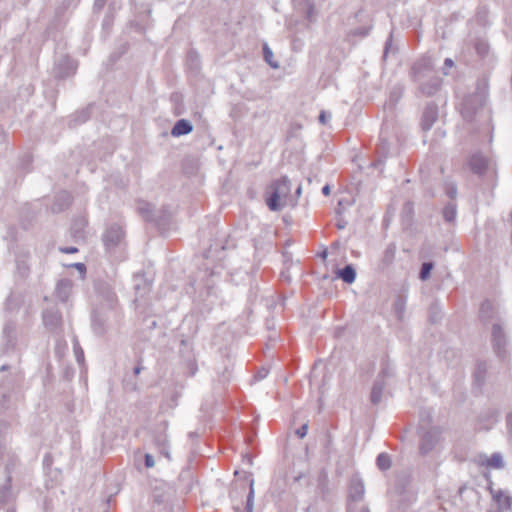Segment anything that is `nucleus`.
I'll return each mask as SVG.
<instances>
[{"label": "nucleus", "mask_w": 512, "mask_h": 512, "mask_svg": "<svg viewBox=\"0 0 512 512\" xmlns=\"http://www.w3.org/2000/svg\"><path fill=\"white\" fill-rule=\"evenodd\" d=\"M292 183L287 176L272 179L264 188L263 201L269 211L280 212L285 207H296L297 198L291 193Z\"/></svg>", "instance_id": "obj_1"}, {"label": "nucleus", "mask_w": 512, "mask_h": 512, "mask_svg": "<svg viewBox=\"0 0 512 512\" xmlns=\"http://www.w3.org/2000/svg\"><path fill=\"white\" fill-rule=\"evenodd\" d=\"M411 78L418 84L422 95L433 96L441 86V79L435 74L430 58H422L411 67Z\"/></svg>", "instance_id": "obj_2"}, {"label": "nucleus", "mask_w": 512, "mask_h": 512, "mask_svg": "<svg viewBox=\"0 0 512 512\" xmlns=\"http://www.w3.org/2000/svg\"><path fill=\"white\" fill-rule=\"evenodd\" d=\"M469 167L471 171L479 176H483L488 172L495 173V162L492 158L484 156L477 152L471 155L469 159Z\"/></svg>", "instance_id": "obj_3"}, {"label": "nucleus", "mask_w": 512, "mask_h": 512, "mask_svg": "<svg viewBox=\"0 0 512 512\" xmlns=\"http://www.w3.org/2000/svg\"><path fill=\"white\" fill-rule=\"evenodd\" d=\"M491 336L494 351L500 358H505L508 354V339L498 320L492 324Z\"/></svg>", "instance_id": "obj_4"}, {"label": "nucleus", "mask_w": 512, "mask_h": 512, "mask_svg": "<svg viewBox=\"0 0 512 512\" xmlns=\"http://www.w3.org/2000/svg\"><path fill=\"white\" fill-rule=\"evenodd\" d=\"M441 433L439 427H432L422 434L419 445L421 454H428L437 446L441 439Z\"/></svg>", "instance_id": "obj_5"}, {"label": "nucleus", "mask_w": 512, "mask_h": 512, "mask_svg": "<svg viewBox=\"0 0 512 512\" xmlns=\"http://www.w3.org/2000/svg\"><path fill=\"white\" fill-rule=\"evenodd\" d=\"M125 232L119 224L110 225L104 235L103 242L107 250H113L124 240Z\"/></svg>", "instance_id": "obj_6"}, {"label": "nucleus", "mask_w": 512, "mask_h": 512, "mask_svg": "<svg viewBox=\"0 0 512 512\" xmlns=\"http://www.w3.org/2000/svg\"><path fill=\"white\" fill-rule=\"evenodd\" d=\"M54 70L56 78L65 79L75 74L77 70V62L68 56H63L57 62Z\"/></svg>", "instance_id": "obj_7"}, {"label": "nucleus", "mask_w": 512, "mask_h": 512, "mask_svg": "<svg viewBox=\"0 0 512 512\" xmlns=\"http://www.w3.org/2000/svg\"><path fill=\"white\" fill-rule=\"evenodd\" d=\"M43 323L51 333L60 334L62 332V317L57 311L46 309L43 312Z\"/></svg>", "instance_id": "obj_8"}, {"label": "nucleus", "mask_w": 512, "mask_h": 512, "mask_svg": "<svg viewBox=\"0 0 512 512\" xmlns=\"http://www.w3.org/2000/svg\"><path fill=\"white\" fill-rule=\"evenodd\" d=\"M438 119V106L434 102L428 103L422 113L421 128L423 131H429Z\"/></svg>", "instance_id": "obj_9"}, {"label": "nucleus", "mask_w": 512, "mask_h": 512, "mask_svg": "<svg viewBox=\"0 0 512 512\" xmlns=\"http://www.w3.org/2000/svg\"><path fill=\"white\" fill-rule=\"evenodd\" d=\"M296 10L304 15L309 23H313L317 18L314 0H295Z\"/></svg>", "instance_id": "obj_10"}, {"label": "nucleus", "mask_w": 512, "mask_h": 512, "mask_svg": "<svg viewBox=\"0 0 512 512\" xmlns=\"http://www.w3.org/2000/svg\"><path fill=\"white\" fill-rule=\"evenodd\" d=\"M153 442L159 452L164 455L167 459H170L169 453V441L166 434V425L159 427V430L155 432L153 436Z\"/></svg>", "instance_id": "obj_11"}, {"label": "nucleus", "mask_w": 512, "mask_h": 512, "mask_svg": "<svg viewBox=\"0 0 512 512\" xmlns=\"http://www.w3.org/2000/svg\"><path fill=\"white\" fill-rule=\"evenodd\" d=\"M133 288H147L154 282V272L151 269L143 270L134 274Z\"/></svg>", "instance_id": "obj_12"}, {"label": "nucleus", "mask_w": 512, "mask_h": 512, "mask_svg": "<svg viewBox=\"0 0 512 512\" xmlns=\"http://www.w3.org/2000/svg\"><path fill=\"white\" fill-rule=\"evenodd\" d=\"M497 422V414L493 410L481 413L477 418L476 428L478 430H490Z\"/></svg>", "instance_id": "obj_13"}, {"label": "nucleus", "mask_w": 512, "mask_h": 512, "mask_svg": "<svg viewBox=\"0 0 512 512\" xmlns=\"http://www.w3.org/2000/svg\"><path fill=\"white\" fill-rule=\"evenodd\" d=\"M478 464L493 469H502L504 467V460L500 453L495 452L490 457L480 455L478 457Z\"/></svg>", "instance_id": "obj_14"}, {"label": "nucleus", "mask_w": 512, "mask_h": 512, "mask_svg": "<svg viewBox=\"0 0 512 512\" xmlns=\"http://www.w3.org/2000/svg\"><path fill=\"white\" fill-rule=\"evenodd\" d=\"M364 484L361 479L354 477L350 481L349 499L352 501H361L364 496Z\"/></svg>", "instance_id": "obj_15"}, {"label": "nucleus", "mask_w": 512, "mask_h": 512, "mask_svg": "<svg viewBox=\"0 0 512 512\" xmlns=\"http://www.w3.org/2000/svg\"><path fill=\"white\" fill-rule=\"evenodd\" d=\"M478 98V96H470L463 100L461 114L465 120L472 121L474 114L476 113L474 103L477 102Z\"/></svg>", "instance_id": "obj_16"}, {"label": "nucleus", "mask_w": 512, "mask_h": 512, "mask_svg": "<svg viewBox=\"0 0 512 512\" xmlns=\"http://www.w3.org/2000/svg\"><path fill=\"white\" fill-rule=\"evenodd\" d=\"M137 212L139 215L148 222H155V216H154V206L147 202L140 200L137 202Z\"/></svg>", "instance_id": "obj_17"}, {"label": "nucleus", "mask_w": 512, "mask_h": 512, "mask_svg": "<svg viewBox=\"0 0 512 512\" xmlns=\"http://www.w3.org/2000/svg\"><path fill=\"white\" fill-rule=\"evenodd\" d=\"M493 499L496 501L499 510H510L512 505V497L502 490L493 491L491 489Z\"/></svg>", "instance_id": "obj_18"}, {"label": "nucleus", "mask_w": 512, "mask_h": 512, "mask_svg": "<svg viewBox=\"0 0 512 512\" xmlns=\"http://www.w3.org/2000/svg\"><path fill=\"white\" fill-rule=\"evenodd\" d=\"M193 130L192 124L186 119L178 120L171 130V135L174 137H179L182 135H187Z\"/></svg>", "instance_id": "obj_19"}, {"label": "nucleus", "mask_w": 512, "mask_h": 512, "mask_svg": "<svg viewBox=\"0 0 512 512\" xmlns=\"http://www.w3.org/2000/svg\"><path fill=\"white\" fill-rule=\"evenodd\" d=\"M385 388V382L383 379H377L372 387L370 400L373 404H378L382 399L383 390Z\"/></svg>", "instance_id": "obj_20"}, {"label": "nucleus", "mask_w": 512, "mask_h": 512, "mask_svg": "<svg viewBox=\"0 0 512 512\" xmlns=\"http://www.w3.org/2000/svg\"><path fill=\"white\" fill-rule=\"evenodd\" d=\"M356 277V271L352 265H346L342 269H338L337 278L342 279L346 284L354 282Z\"/></svg>", "instance_id": "obj_21"}, {"label": "nucleus", "mask_w": 512, "mask_h": 512, "mask_svg": "<svg viewBox=\"0 0 512 512\" xmlns=\"http://www.w3.org/2000/svg\"><path fill=\"white\" fill-rule=\"evenodd\" d=\"M494 314H495L494 304L491 301H489V300L484 301L481 304V307H480V317H481V319L483 321H487L489 319H493Z\"/></svg>", "instance_id": "obj_22"}, {"label": "nucleus", "mask_w": 512, "mask_h": 512, "mask_svg": "<svg viewBox=\"0 0 512 512\" xmlns=\"http://www.w3.org/2000/svg\"><path fill=\"white\" fill-rule=\"evenodd\" d=\"M263 59L273 69L279 68V62L274 59V54L268 47L267 43L262 46Z\"/></svg>", "instance_id": "obj_23"}, {"label": "nucleus", "mask_w": 512, "mask_h": 512, "mask_svg": "<svg viewBox=\"0 0 512 512\" xmlns=\"http://www.w3.org/2000/svg\"><path fill=\"white\" fill-rule=\"evenodd\" d=\"M456 213V204L453 202L447 203L442 210L443 218L448 223H453L455 221Z\"/></svg>", "instance_id": "obj_24"}, {"label": "nucleus", "mask_w": 512, "mask_h": 512, "mask_svg": "<svg viewBox=\"0 0 512 512\" xmlns=\"http://www.w3.org/2000/svg\"><path fill=\"white\" fill-rule=\"evenodd\" d=\"M395 254H396V245L394 243H390L385 248V250L383 252L382 263L385 266L390 265L395 258Z\"/></svg>", "instance_id": "obj_25"}, {"label": "nucleus", "mask_w": 512, "mask_h": 512, "mask_svg": "<svg viewBox=\"0 0 512 512\" xmlns=\"http://www.w3.org/2000/svg\"><path fill=\"white\" fill-rule=\"evenodd\" d=\"M86 224H87V221L85 218L75 219L72 224V227H71L73 236L74 237H82V232H83V229L86 226Z\"/></svg>", "instance_id": "obj_26"}, {"label": "nucleus", "mask_w": 512, "mask_h": 512, "mask_svg": "<svg viewBox=\"0 0 512 512\" xmlns=\"http://www.w3.org/2000/svg\"><path fill=\"white\" fill-rule=\"evenodd\" d=\"M474 48L480 57H485L489 52V45L486 41L477 39L474 43Z\"/></svg>", "instance_id": "obj_27"}, {"label": "nucleus", "mask_w": 512, "mask_h": 512, "mask_svg": "<svg viewBox=\"0 0 512 512\" xmlns=\"http://www.w3.org/2000/svg\"><path fill=\"white\" fill-rule=\"evenodd\" d=\"M376 461L380 470H387L391 467V459L386 453L379 454Z\"/></svg>", "instance_id": "obj_28"}, {"label": "nucleus", "mask_w": 512, "mask_h": 512, "mask_svg": "<svg viewBox=\"0 0 512 512\" xmlns=\"http://www.w3.org/2000/svg\"><path fill=\"white\" fill-rule=\"evenodd\" d=\"M434 267V264L432 262H424L422 265H421V269H420V273H419V278L421 280H426L430 277V274H431V271Z\"/></svg>", "instance_id": "obj_29"}, {"label": "nucleus", "mask_w": 512, "mask_h": 512, "mask_svg": "<svg viewBox=\"0 0 512 512\" xmlns=\"http://www.w3.org/2000/svg\"><path fill=\"white\" fill-rule=\"evenodd\" d=\"M486 364L484 362L478 363L474 372V377L478 383H481L484 380L486 373Z\"/></svg>", "instance_id": "obj_30"}, {"label": "nucleus", "mask_w": 512, "mask_h": 512, "mask_svg": "<svg viewBox=\"0 0 512 512\" xmlns=\"http://www.w3.org/2000/svg\"><path fill=\"white\" fill-rule=\"evenodd\" d=\"M250 490L247 496V502H246V512H253V499H254V489H253V479H250Z\"/></svg>", "instance_id": "obj_31"}, {"label": "nucleus", "mask_w": 512, "mask_h": 512, "mask_svg": "<svg viewBox=\"0 0 512 512\" xmlns=\"http://www.w3.org/2000/svg\"><path fill=\"white\" fill-rule=\"evenodd\" d=\"M69 296H70L69 290H65V289L55 290L52 294V298L54 300H59L61 302H66L68 300Z\"/></svg>", "instance_id": "obj_32"}, {"label": "nucleus", "mask_w": 512, "mask_h": 512, "mask_svg": "<svg viewBox=\"0 0 512 512\" xmlns=\"http://www.w3.org/2000/svg\"><path fill=\"white\" fill-rule=\"evenodd\" d=\"M370 27H358L354 30H352L349 35L350 36H359V37H366L370 32Z\"/></svg>", "instance_id": "obj_33"}, {"label": "nucleus", "mask_w": 512, "mask_h": 512, "mask_svg": "<svg viewBox=\"0 0 512 512\" xmlns=\"http://www.w3.org/2000/svg\"><path fill=\"white\" fill-rule=\"evenodd\" d=\"M74 352L78 363L82 364L84 362V352L77 340L74 341Z\"/></svg>", "instance_id": "obj_34"}, {"label": "nucleus", "mask_w": 512, "mask_h": 512, "mask_svg": "<svg viewBox=\"0 0 512 512\" xmlns=\"http://www.w3.org/2000/svg\"><path fill=\"white\" fill-rule=\"evenodd\" d=\"M395 311L399 318L402 317L405 308V301L402 298H398L394 303Z\"/></svg>", "instance_id": "obj_35"}, {"label": "nucleus", "mask_w": 512, "mask_h": 512, "mask_svg": "<svg viewBox=\"0 0 512 512\" xmlns=\"http://www.w3.org/2000/svg\"><path fill=\"white\" fill-rule=\"evenodd\" d=\"M445 192L450 199H454L457 195L456 185L453 183H447L445 185Z\"/></svg>", "instance_id": "obj_36"}, {"label": "nucleus", "mask_w": 512, "mask_h": 512, "mask_svg": "<svg viewBox=\"0 0 512 512\" xmlns=\"http://www.w3.org/2000/svg\"><path fill=\"white\" fill-rule=\"evenodd\" d=\"M392 41H393V37H392V33H390L389 37L387 38L386 42H385V46H384V52H383V60H385L392 48Z\"/></svg>", "instance_id": "obj_37"}, {"label": "nucleus", "mask_w": 512, "mask_h": 512, "mask_svg": "<svg viewBox=\"0 0 512 512\" xmlns=\"http://www.w3.org/2000/svg\"><path fill=\"white\" fill-rule=\"evenodd\" d=\"M330 118H331V114L326 111H321L320 115L318 117L319 122L323 125H326L328 123V121L330 120Z\"/></svg>", "instance_id": "obj_38"}, {"label": "nucleus", "mask_w": 512, "mask_h": 512, "mask_svg": "<svg viewBox=\"0 0 512 512\" xmlns=\"http://www.w3.org/2000/svg\"><path fill=\"white\" fill-rule=\"evenodd\" d=\"M307 431H308V424L305 423L300 428H298L295 433L299 438H304L307 434Z\"/></svg>", "instance_id": "obj_39"}, {"label": "nucleus", "mask_w": 512, "mask_h": 512, "mask_svg": "<svg viewBox=\"0 0 512 512\" xmlns=\"http://www.w3.org/2000/svg\"><path fill=\"white\" fill-rule=\"evenodd\" d=\"M155 465L154 458L151 454H145V466L152 468Z\"/></svg>", "instance_id": "obj_40"}, {"label": "nucleus", "mask_w": 512, "mask_h": 512, "mask_svg": "<svg viewBox=\"0 0 512 512\" xmlns=\"http://www.w3.org/2000/svg\"><path fill=\"white\" fill-rule=\"evenodd\" d=\"M63 199L65 201V205L69 206L71 203V195L67 192H63L61 195H59L58 199Z\"/></svg>", "instance_id": "obj_41"}, {"label": "nucleus", "mask_w": 512, "mask_h": 512, "mask_svg": "<svg viewBox=\"0 0 512 512\" xmlns=\"http://www.w3.org/2000/svg\"><path fill=\"white\" fill-rule=\"evenodd\" d=\"M60 251L65 254H73L78 252V249L76 247H61Z\"/></svg>", "instance_id": "obj_42"}, {"label": "nucleus", "mask_w": 512, "mask_h": 512, "mask_svg": "<svg viewBox=\"0 0 512 512\" xmlns=\"http://www.w3.org/2000/svg\"><path fill=\"white\" fill-rule=\"evenodd\" d=\"M243 464L251 467L253 464V457L250 454L243 455L242 457Z\"/></svg>", "instance_id": "obj_43"}, {"label": "nucleus", "mask_w": 512, "mask_h": 512, "mask_svg": "<svg viewBox=\"0 0 512 512\" xmlns=\"http://www.w3.org/2000/svg\"><path fill=\"white\" fill-rule=\"evenodd\" d=\"M18 270L22 274V276H26L29 271V267L25 263H22V264L19 263Z\"/></svg>", "instance_id": "obj_44"}, {"label": "nucleus", "mask_w": 512, "mask_h": 512, "mask_svg": "<svg viewBox=\"0 0 512 512\" xmlns=\"http://www.w3.org/2000/svg\"><path fill=\"white\" fill-rule=\"evenodd\" d=\"M107 0H95L94 2V8L98 11L102 10L105 6Z\"/></svg>", "instance_id": "obj_45"}, {"label": "nucleus", "mask_w": 512, "mask_h": 512, "mask_svg": "<svg viewBox=\"0 0 512 512\" xmlns=\"http://www.w3.org/2000/svg\"><path fill=\"white\" fill-rule=\"evenodd\" d=\"M268 373H269L268 368L263 367L261 370L258 369V374H257L258 380L261 378H265L268 375Z\"/></svg>", "instance_id": "obj_46"}, {"label": "nucleus", "mask_w": 512, "mask_h": 512, "mask_svg": "<svg viewBox=\"0 0 512 512\" xmlns=\"http://www.w3.org/2000/svg\"><path fill=\"white\" fill-rule=\"evenodd\" d=\"M506 423L509 431L512 433V413L508 414L506 417Z\"/></svg>", "instance_id": "obj_47"}, {"label": "nucleus", "mask_w": 512, "mask_h": 512, "mask_svg": "<svg viewBox=\"0 0 512 512\" xmlns=\"http://www.w3.org/2000/svg\"><path fill=\"white\" fill-rule=\"evenodd\" d=\"M74 266L77 268V270L80 271L81 274H85L86 267L83 263H76Z\"/></svg>", "instance_id": "obj_48"}, {"label": "nucleus", "mask_w": 512, "mask_h": 512, "mask_svg": "<svg viewBox=\"0 0 512 512\" xmlns=\"http://www.w3.org/2000/svg\"><path fill=\"white\" fill-rule=\"evenodd\" d=\"M280 280L285 283H289V276L285 272H281Z\"/></svg>", "instance_id": "obj_49"}, {"label": "nucleus", "mask_w": 512, "mask_h": 512, "mask_svg": "<svg viewBox=\"0 0 512 512\" xmlns=\"http://www.w3.org/2000/svg\"><path fill=\"white\" fill-rule=\"evenodd\" d=\"M330 186L329 185H325L323 188H322V193L325 195V196H328L330 195Z\"/></svg>", "instance_id": "obj_50"}, {"label": "nucleus", "mask_w": 512, "mask_h": 512, "mask_svg": "<svg viewBox=\"0 0 512 512\" xmlns=\"http://www.w3.org/2000/svg\"><path fill=\"white\" fill-rule=\"evenodd\" d=\"M444 65H445V67L451 68L454 65V63H453L452 59L446 58L444 61Z\"/></svg>", "instance_id": "obj_51"}, {"label": "nucleus", "mask_w": 512, "mask_h": 512, "mask_svg": "<svg viewBox=\"0 0 512 512\" xmlns=\"http://www.w3.org/2000/svg\"><path fill=\"white\" fill-rule=\"evenodd\" d=\"M301 192H302V188L301 186L299 185L297 188H296V191H295V195H293V197H296L297 200L299 199L300 195H301Z\"/></svg>", "instance_id": "obj_52"}, {"label": "nucleus", "mask_w": 512, "mask_h": 512, "mask_svg": "<svg viewBox=\"0 0 512 512\" xmlns=\"http://www.w3.org/2000/svg\"><path fill=\"white\" fill-rule=\"evenodd\" d=\"M80 116L82 117V121H86V119H88L89 115H88V112L87 111H82L80 113Z\"/></svg>", "instance_id": "obj_53"}, {"label": "nucleus", "mask_w": 512, "mask_h": 512, "mask_svg": "<svg viewBox=\"0 0 512 512\" xmlns=\"http://www.w3.org/2000/svg\"><path fill=\"white\" fill-rule=\"evenodd\" d=\"M142 369H143V368H142V366L137 365V366L134 368V374H135V375H138V374L141 372V370H142Z\"/></svg>", "instance_id": "obj_54"}, {"label": "nucleus", "mask_w": 512, "mask_h": 512, "mask_svg": "<svg viewBox=\"0 0 512 512\" xmlns=\"http://www.w3.org/2000/svg\"><path fill=\"white\" fill-rule=\"evenodd\" d=\"M266 325H267V328H268V329H271L272 327H274V322H273V321L268 320V321H267V323H266Z\"/></svg>", "instance_id": "obj_55"}, {"label": "nucleus", "mask_w": 512, "mask_h": 512, "mask_svg": "<svg viewBox=\"0 0 512 512\" xmlns=\"http://www.w3.org/2000/svg\"><path fill=\"white\" fill-rule=\"evenodd\" d=\"M52 209H53V211H55V212H59V211L63 210V207L56 208L55 206H53V208H52Z\"/></svg>", "instance_id": "obj_56"}, {"label": "nucleus", "mask_w": 512, "mask_h": 512, "mask_svg": "<svg viewBox=\"0 0 512 512\" xmlns=\"http://www.w3.org/2000/svg\"><path fill=\"white\" fill-rule=\"evenodd\" d=\"M194 55L196 56V52H194V51H190V52H189V56H190V57H192V56H194Z\"/></svg>", "instance_id": "obj_57"}, {"label": "nucleus", "mask_w": 512, "mask_h": 512, "mask_svg": "<svg viewBox=\"0 0 512 512\" xmlns=\"http://www.w3.org/2000/svg\"><path fill=\"white\" fill-rule=\"evenodd\" d=\"M382 375H387V371L386 370H382L380 376H382Z\"/></svg>", "instance_id": "obj_58"}, {"label": "nucleus", "mask_w": 512, "mask_h": 512, "mask_svg": "<svg viewBox=\"0 0 512 512\" xmlns=\"http://www.w3.org/2000/svg\"><path fill=\"white\" fill-rule=\"evenodd\" d=\"M361 512H370L368 508H363Z\"/></svg>", "instance_id": "obj_59"}, {"label": "nucleus", "mask_w": 512, "mask_h": 512, "mask_svg": "<svg viewBox=\"0 0 512 512\" xmlns=\"http://www.w3.org/2000/svg\"><path fill=\"white\" fill-rule=\"evenodd\" d=\"M6 512H15L14 509H8Z\"/></svg>", "instance_id": "obj_60"}]
</instances>
